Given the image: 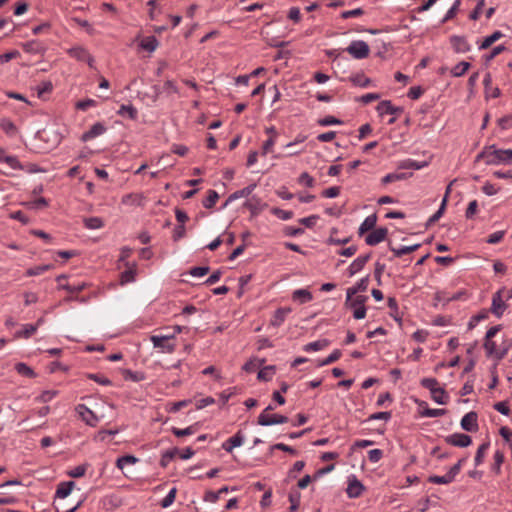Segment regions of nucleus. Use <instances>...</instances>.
<instances>
[{
  "instance_id": "1",
  "label": "nucleus",
  "mask_w": 512,
  "mask_h": 512,
  "mask_svg": "<svg viewBox=\"0 0 512 512\" xmlns=\"http://www.w3.org/2000/svg\"><path fill=\"white\" fill-rule=\"evenodd\" d=\"M480 159H484L487 165L510 164L512 163V149H496L495 145H491L477 155L476 161Z\"/></svg>"
},
{
  "instance_id": "2",
  "label": "nucleus",
  "mask_w": 512,
  "mask_h": 512,
  "mask_svg": "<svg viewBox=\"0 0 512 512\" xmlns=\"http://www.w3.org/2000/svg\"><path fill=\"white\" fill-rule=\"evenodd\" d=\"M483 347L487 357H493L497 361H501L512 347V339H504L499 347H497L493 338L489 340L484 339Z\"/></svg>"
},
{
  "instance_id": "3",
  "label": "nucleus",
  "mask_w": 512,
  "mask_h": 512,
  "mask_svg": "<svg viewBox=\"0 0 512 512\" xmlns=\"http://www.w3.org/2000/svg\"><path fill=\"white\" fill-rule=\"evenodd\" d=\"M368 297L364 295H358L355 298H350L348 300V295H346L345 306L347 308L353 309V317L357 320L363 319L366 316V307L365 303Z\"/></svg>"
},
{
  "instance_id": "4",
  "label": "nucleus",
  "mask_w": 512,
  "mask_h": 512,
  "mask_svg": "<svg viewBox=\"0 0 512 512\" xmlns=\"http://www.w3.org/2000/svg\"><path fill=\"white\" fill-rule=\"evenodd\" d=\"M154 348H159L163 353H173L176 349L175 334L152 335L150 337Z\"/></svg>"
},
{
  "instance_id": "5",
  "label": "nucleus",
  "mask_w": 512,
  "mask_h": 512,
  "mask_svg": "<svg viewBox=\"0 0 512 512\" xmlns=\"http://www.w3.org/2000/svg\"><path fill=\"white\" fill-rule=\"evenodd\" d=\"M346 51L355 59H365L370 53L369 45L362 40L352 41Z\"/></svg>"
},
{
  "instance_id": "6",
  "label": "nucleus",
  "mask_w": 512,
  "mask_h": 512,
  "mask_svg": "<svg viewBox=\"0 0 512 512\" xmlns=\"http://www.w3.org/2000/svg\"><path fill=\"white\" fill-rule=\"evenodd\" d=\"M504 288L499 289L497 292L493 294L492 304L490 311L498 318H500L504 311L507 309V304L503 300L502 293L504 292Z\"/></svg>"
},
{
  "instance_id": "7",
  "label": "nucleus",
  "mask_w": 512,
  "mask_h": 512,
  "mask_svg": "<svg viewBox=\"0 0 512 512\" xmlns=\"http://www.w3.org/2000/svg\"><path fill=\"white\" fill-rule=\"evenodd\" d=\"M288 422V417L280 414L261 413L258 416L257 423L261 426H270L274 424H284Z\"/></svg>"
},
{
  "instance_id": "8",
  "label": "nucleus",
  "mask_w": 512,
  "mask_h": 512,
  "mask_svg": "<svg viewBox=\"0 0 512 512\" xmlns=\"http://www.w3.org/2000/svg\"><path fill=\"white\" fill-rule=\"evenodd\" d=\"M445 442L456 447H468L472 443V438L463 433H454L445 437Z\"/></svg>"
},
{
  "instance_id": "9",
  "label": "nucleus",
  "mask_w": 512,
  "mask_h": 512,
  "mask_svg": "<svg viewBox=\"0 0 512 512\" xmlns=\"http://www.w3.org/2000/svg\"><path fill=\"white\" fill-rule=\"evenodd\" d=\"M461 428L467 432H476L479 429L478 415L475 411L468 412L461 419Z\"/></svg>"
},
{
  "instance_id": "10",
  "label": "nucleus",
  "mask_w": 512,
  "mask_h": 512,
  "mask_svg": "<svg viewBox=\"0 0 512 512\" xmlns=\"http://www.w3.org/2000/svg\"><path fill=\"white\" fill-rule=\"evenodd\" d=\"M387 234H388V229L386 227H380L377 229H373V231L370 232L365 237V242L369 246H375V245L381 243L382 241H384L387 237Z\"/></svg>"
},
{
  "instance_id": "11",
  "label": "nucleus",
  "mask_w": 512,
  "mask_h": 512,
  "mask_svg": "<svg viewBox=\"0 0 512 512\" xmlns=\"http://www.w3.org/2000/svg\"><path fill=\"white\" fill-rule=\"evenodd\" d=\"M67 53L76 60L87 62L90 67L93 66L94 58L84 47H72L67 51Z\"/></svg>"
},
{
  "instance_id": "12",
  "label": "nucleus",
  "mask_w": 512,
  "mask_h": 512,
  "mask_svg": "<svg viewBox=\"0 0 512 512\" xmlns=\"http://www.w3.org/2000/svg\"><path fill=\"white\" fill-rule=\"evenodd\" d=\"M76 411L79 414V416L81 417V419L87 425L92 426V427L96 426V424L98 422V417L86 405H84V404L77 405Z\"/></svg>"
},
{
  "instance_id": "13",
  "label": "nucleus",
  "mask_w": 512,
  "mask_h": 512,
  "mask_svg": "<svg viewBox=\"0 0 512 512\" xmlns=\"http://www.w3.org/2000/svg\"><path fill=\"white\" fill-rule=\"evenodd\" d=\"M365 490L364 485L355 477L349 478L348 487L346 489L349 498H358Z\"/></svg>"
},
{
  "instance_id": "14",
  "label": "nucleus",
  "mask_w": 512,
  "mask_h": 512,
  "mask_svg": "<svg viewBox=\"0 0 512 512\" xmlns=\"http://www.w3.org/2000/svg\"><path fill=\"white\" fill-rule=\"evenodd\" d=\"M376 109L380 115H398L404 111L403 107L394 106L390 100H383L379 102Z\"/></svg>"
},
{
  "instance_id": "15",
  "label": "nucleus",
  "mask_w": 512,
  "mask_h": 512,
  "mask_svg": "<svg viewBox=\"0 0 512 512\" xmlns=\"http://www.w3.org/2000/svg\"><path fill=\"white\" fill-rule=\"evenodd\" d=\"M372 253L369 252L365 255H361L357 257L348 267V275L351 277L355 275L357 272L361 271L366 263L370 260Z\"/></svg>"
},
{
  "instance_id": "16",
  "label": "nucleus",
  "mask_w": 512,
  "mask_h": 512,
  "mask_svg": "<svg viewBox=\"0 0 512 512\" xmlns=\"http://www.w3.org/2000/svg\"><path fill=\"white\" fill-rule=\"evenodd\" d=\"M106 130H107V128L105 127V125L103 123L97 122V123L93 124L88 131H86L82 134L81 141L87 142L91 139H94L95 137L100 136L103 133H105Z\"/></svg>"
},
{
  "instance_id": "17",
  "label": "nucleus",
  "mask_w": 512,
  "mask_h": 512,
  "mask_svg": "<svg viewBox=\"0 0 512 512\" xmlns=\"http://www.w3.org/2000/svg\"><path fill=\"white\" fill-rule=\"evenodd\" d=\"M244 442V435L241 430H239L234 436L227 439L222 444V449L226 452L231 453L234 448L239 447Z\"/></svg>"
},
{
  "instance_id": "18",
  "label": "nucleus",
  "mask_w": 512,
  "mask_h": 512,
  "mask_svg": "<svg viewBox=\"0 0 512 512\" xmlns=\"http://www.w3.org/2000/svg\"><path fill=\"white\" fill-rule=\"evenodd\" d=\"M450 42L456 53H466L471 49L470 44L463 36H451Z\"/></svg>"
},
{
  "instance_id": "19",
  "label": "nucleus",
  "mask_w": 512,
  "mask_h": 512,
  "mask_svg": "<svg viewBox=\"0 0 512 512\" xmlns=\"http://www.w3.org/2000/svg\"><path fill=\"white\" fill-rule=\"evenodd\" d=\"M290 312H291V308L290 307L278 308L274 312V314H273V316H272V318L270 320V325L273 326V327H280L284 323L287 315Z\"/></svg>"
},
{
  "instance_id": "20",
  "label": "nucleus",
  "mask_w": 512,
  "mask_h": 512,
  "mask_svg": "<svg viewBox=\"0 0 512 512\" xmlns=\"http://www.w3.org/2000/svg\"><path fill=\"white\" fill-rule=\"evenodd\" d=\"M244 206L251 212L252 216L258 215L266 206L260 198L252 196L245 203Z\"/></svg>"
},
{
  "instance_id": "21",
  "label": "nucleus",
  "mask_w": 512,
  "mask_h": 512,
  "mask_svg": "<svg viewBox=\"0 0 512 512\" xmlns=\"http://www.w3.org/2000/svg\"><path fill=\"white\" fill-rule=\"evenodd\" d=\"M22 47L25 52L30 54H44L46 51V46L38 40L28 41Z\"/></svg>"
},
{
  "instance_id": "22",
  "label": "nucleus",
  "mask_w": 512,
  "mask_h": 512,
  "mask_svg": "<svg viewBox=\"0 0 512 512\" xmlns=\"http://www.w3.org/2000/svg\"><path fill=\"white\" fill-rule=\"evenodd\" d=\"M368 284L369 275L363 277L354 286L348 288L346 291V295H348V300L350 301V298H352L357 293L366 291L368 288Z\"/></svg>"
},
{
  "instance_id": "23",
  "label": "nucleus",
  "mask_w": 512,
  "mask_h": 512,
  "mask_svg": "<svg viewBox=\"0 0 512 512\" xmlns=\"http://www.w3.org/2000/svg\"><path fill=\"white\" fill-rule=\"evenodd\" d=\"M388 246H389L390 251L393 252L394 257L400 258L403 255H406V254H409V253H412V252L418 250L421 247V244L416 243V244H413L410 246H402V247L397 248V247H394L391 243H389Z\"/></svg>"
},
{
  "instance_id": "24",
  "label": "nucleus",
  "mask_w": 512,
  "mask_h": 512,
  "mask_svg": "<svg viewBox=\"0 0 512 512\" xmlns=\"http://www.w3.org/2000/svg\"><path fill=\"white\" fill-rule=\"evenodd\" d=\"M376 223H377V215L376 214L367 216L358 228V235L362 236L367 231L373 230L376 226Z\"/></svg>"
},
{
  "instance_id": "25",
  "label": "nucleus",
  "mask_w": 512,
  "mask_h": 512,
  "mask_svg": "<svg viewBox=\"0 0 512 512\" xmlns=\"http://www.w3.org/2000/svg\"><path fill=\"white\" fill-rule=\"evenodd\" d=\"M255 188H256V184L253 183V184H250V185L244 187L241 190L235 191L234 193H232L228 197V199L225 202V206L228 205L230 202L236 200V199H239V198H242V197H248L253 192V190Z\"/></svg>"
},
{
  "instance_id": "26",
  "label": "nucleus",
  "mask_w": 512,
  "mask_h": 512,
  "mask_svg": "<svg viewBox=\"0 0 512 512\" xmlns=\"http://www.w3.org/2000/svg\"><path fill=\"white\" fill-rule=\"evenodd\" d=\"M144 196L140 193H129L122 197L121 203L128 206H141Z\"/></svg>"
},
{
  "instance_id": "27",
  "label": "nucleus",
  "mask_w": 512,
  "mask_h": 512,
  "mask_svg": "<svg viewBox=\"0 0 512 512\" xmlns=\"http://www.w3.org/2000/svg\"><path fill=\"white\" fill-rule=\"evenodd\" d=\"M75 483L73 481L61 482L57 486L55 496L58 498H66L72 491Z\"/></svg>"
},
{
  "instance_id": "28",
  "label": "nucleus",
  "mask_w": 512,
  "mask_h": 512,
  "mask_svg": "<svg viewBox=\"0 0 512 512\" xmlns=\"http://www.w3.org/2000/svg\"><path fill=\"white\" fill-rule=\"evenodd\" d=\"M229 491V488L227 486H224L222 488H220L218 491H212V490H209V491H206L203 499L204 501L206 502H210V503H216L220 496L224 493H227Z\"/></svg>"
},
{
  "instance_id": "29",
  "label": "nucleus",
  "mask_w": 512,
  "mask_h": 512,
  "mask_svg": "<svg viewBox=\"0 0 512 512\" xmlns=\"http://www.w3.org/2000/svg\"><path fill=\"white\" fill-rule=\"evenodd\" d=\"M503 37V33L499 30L494 31L491 35L484 38L482 43L479 46L480 50L488 49L493 43L498 41L500 38Z\"/></svg>"
},
{
  "instance_id": "30",
  "label": "nucleus",
  "mask_w": 512,
  "mask_h": 512,
  "mask_svg": "<svg viewBox=\"0 0 512 512\" xmlns=\"http://www.w3.org/2000/svg\"><path fill=\"white\" fill-rule=\"evenodd\" d=\"M290 507L288 512H296L300 506L301 494L298 490L292 489L288 496Z\"/></svg>"
},
{
  "instance_id": "31",
  "label": "nucleus",
  "mask_w": 512,
  "mask_h": 512,
  "mask_svg": "<svg viewBox=\"0 0 512 512\" xmlns=\"http://www.w3.org/2000/svg\"><path fill=\"white\" fill-rule=\"evenodd\" d=\"M159 45V41L157 40V38L155 36H148V37H145L141 43H140V47L145 50V51H148V52H153L156 50V48L158 47Z\"/></svg>"
},
{
  "instance_id": "32",
  "label": "nucleus",
  "mask_w": 512,
  "mask_h": 512,
  "mask_svg": "<svg viewBox=\"0 0 512 512\" xmlns=\"http://www.w3.org/2000/svg\"><path fill=\"white\" fill-rule=\"evenodd\" d=\"M294 301L299 300L300 303H306L313 299L312 293L307 289H297L292 293Z\"/></svg>"
},
{
  "instance_id": "33",
  "label": "nucleus",
  "mask_w": 512,
  "mask_h": 512,
  "mask_svg": "<svg viewBox=\"0 0 512 512\" xmlns=\"http://www.w3.org/2000/svg\"><path fill=\"white\" fill-rule=\"evenodd\" d=\"M329 344H330V342L327 339L317 340V341L310 342V343L306 344L303 347V350L305 352L319 351V350H322L325 347H327Z\"/></svg>"
},
{
  "instance_id": "34",
  "label": "nucleus",
  "mask_w": 512,
  "mask_h": 512,
  "mask_svg": "<svg viewBox=\"0 0 512 512\" xmlns=\"http://www.w3.org/2000/svg\"><path fill=\"white\" fill-rule=\"evenodd\" d=\"M89 286H90V284H88L86 282H81L76 285H71V284L66 283V284H59L58 289H63L71 294H74V293H79V292L83 291L84 289H86Z\"/></svg>"
},
{
  "instance_id": "35",
  "label": "nucleus",
  "mask_w": 512,
  "mask_h": 512,
  "mask_svg": "<svg viewBox=\"0 0 512 512\" xmlns=\"http://www.w3.org/2000/svg\"><path fill=\"white\" fill-rule=\"evenodd\" d=\"M276 367L274 365L265 366L258 372L257 378L260 381H270L275 374Z\"/></svg>"
},
{
  "instance_id": "36",
  "label": "nucleus",
  "mask_w": 512,
  "mask_h": 512,
  "mask_svg": "<svg viewBox=\"0 0 512 512\" xmlns=\"http://www.w3.org/2000/svg\"><path fill=\"white\" fill-rule=\"evenodd\" d=\"M117 114L120 116H128L131 120H136L138 116L137 109L132 105H121L120 109L117 111Z\"/></svg>"
},
{
  "instance_id": "37",
  "label": "nucleus",
  "mask_w": 512,
  "mask_h": 512,
  "mask_svg": "<svg viewBox=\"0 0 512 512\" xmlns=\"http://www.w3.org/2000/svg\"><path fill=\"white\" fill-rule=\"evenodd\" d=\"M349 80L353 85L359 87H367L371 83V79L366 77L363 73H357L350 76Z\"/></svg>"
},
{
  "instance_id": "38",
  "label": "nucleus",
  "mask_w": 512,
  "mask_h": 512,
  "mask_svg": "<svg viewBox=\"0 0 512 512\" xmlns=\"http://www.w3.org/2000/svg\"><path fill=\"white\" fill-rule=\"evenodd\" d=\"M37 331V325L26 324L23 329L15 333V338H30Z\"/></svg>"
},
{
  "instance_id": "39",
  "label": "nucleus",
  "mask_w": 512,
  "mask_h": 512,
  "mask_svg": "<svg viewBox=\"0 0 512 512\" xmlns=\"http://www.w3.org/2000/svg\"><path fill=\"white\" fill-rule=\"evenodd\" d=\"M15 370L17 371V373H19L22 376H25L28 378L36 377V373L34 372V370L23 362L16 363Z\"/></svg>"
},
{
  "instance_id": "40",
  "label": "nucleus",
  "mask_w": 512,
  "mask_h": 512,
  "mask_svg": "<svg viewBox=\"0 0 512 512\" xmlns=\"http://www.w3.org/2000/svg\"><path fill=\"white\" fill-rule=\"evenodd\" d=\"M219 199V194L215 190H208L207 197L203 200L202 204L206 209H211L215 206L217 200Z\"/></svg>"
},
{
  "instance_id": "41",
  "label": "nucleus",
  "mask_w": 512,
  "mask_h": 512,
  "mask_svg": "<svg viewBox=\"0 0 512 512\" xmlns=\"http://www.w3.org/2000/svg\"><path fill=\"white\" fill-rule=\"evenodd\" d=\"M470 66L469 62L461 61L451 69V74L453 77H461L467 72Z\"/></svg>"
},
{
  "instance_id": "42",
  "label": "nucleus",
  "mask_w": 512,
  "mask_h": 512,
  "mask_svg": "<svg viewBox=\"0 0 512 512\" xmlns=\"http://www.w3.org/2000/svg\"><path fill=\"white\" fill-rule=\"evenodd\" d=\"M196 431H197V424L188 426V427H186L184 429H180V428H177V427H172V429H171V432L176 437L189 436V435L194 434Z\"/></svg>"
},
{
  "instance_id": "43",
  "label": "nucleus",
  "mask_w": 512,
  "mask_h": 512,
  "mask_svg": "<svg viewBox=\"0 0 512 512\" xmlns=\"http://www.w3.org/2000/svg\"><path fill=\"white\" fill-rule=\"evenodd\" d=\"M0 127L8 135L12 136L17 133L15 124L8 118H3L0 120Z\"/></svg>"
},
{
  "instance_id": "44",
  "label": "nucleus",
  "mask_w": 512,
  "mask_h": 512,
  "mask_svg": "<svg viewBox=\"0 0 512 512\" xmlns=\"http://www.w3.org/2000/svg\"><path fill=\"white\" fill-rule=\"evenodd\" d=\"M432 399L441 405H444L448 401V396L446 395V391L444 388H439L437 390L432 391L431 393Z\"/></svg>"
},
{
  "instance_id": "45",
  "label": "nucleus",
  "mask_w": 512,
  "mask_h": 512,
  "mask_svg": "<svg viewBox=\"0 0 512 512\" xmlns=\"http://www.w3.org/2000/svg\"><path fill=\"white\" fill-rule=\"evenodd\" d=\"M179 453V449L178 448H172V449H169L167 451H165L163 454H162V457H161V460H160V465L162 467H167V465L169 464V462L174 459V457Z\"/></svg>"
},
{
  "instance_id": "46",
  "label": "nucleus",
  "mask_w": 512,
  "mask_h": 512,
  "mask_svg": "<svg viewBox=\"0 0 512 512\" xmlns=\"http://www.w3.org/2000/svg\"><path fill=\"white\" fill-rule=\"evenodd\" d=\"M427 480L428 482L433 484H450L451 482L454 481V479L449 475L448 472L443 476L431 475L428 477Z\"/></svg>"
},
{
  "instance_id": "47",
  "label": "nucleus",
  "mask_w": 512,
  "mask_h": 512,
  "mask_svg": "<svg viewBox=\"0 0 512 512\" xmlns=\"http://www.w3.org/2000/svg\"><path fill=\"white\" fill-rule=\"evenodd\" d=\"M122 375H123L125 380H130V381H133V382H139V381L144 380V378H145L143 373L134 372V371H132L130 369H124L122 371Z\"/></svg>"
},
{
  "instance_id": "48",
  "label": "nucleus",
  "mask_w": 512,
  "mask_h": 512,
  "mask_svg": "<svg viewBox=\"0 0 512 512\" xmlns=\"http://www.w3.org/2000/svg\"><path fill=\"white\" fill-rule=\"evenodd\" d=\"M84 225L88 229H99L104 226V222L100 217H90L84 219Z\"/></svg>"
},
{
  "instance_id": "49",
  "label": "nucleus",
  "mask_w": 512,
  "mask_h": 512,
  "mask_svg": "<svg viewBox=\"0 0 512 512\" xmlns=\"http://www.w3.org/2000/svg\"><path fill=\"white\" fill-rule=\"evenodd\" d=\"M137 461L138 459L133 455L121 456L116 461V467L122 470L126 465L135 464Z\"/></svg>"
},
{
  "instance_id": "50",
  "label": "nucleus",
  "mask_w": 512,
  "mask_h": 512,
  "mask_svg": "<svg viewBox=\"0 0 512 512\" xmlns=\"http://www.w3.org/2000/svg\"><path fill=\"white\" fill-rule=\"evenodd\" d=\"M489 446H490L489 442H484L478 447L476 455H475V459H474L476 466L482 464V462L484 460L485 453L488 450Z\"/></svg>"
},
{
  "instance_id": "51",
  "label": "nucleus",
  "mask_w": 512,
  "mask_h": 512,
  "mask_svg": "<svg viewBox=\"0 0 512 512\" xmlns=\"http://www.w3.org/2000/svg\"><path fill=\"white\" fill-rule=\"evenodd\" d=\"M504 462V454L497 450L494 453V463L491 466L492 471H494L496 474H499L501 471V465Z\"/></svg>"
},
{
  "instance_id": "52",
  "label": "nucleus",
  "mask_w": 512,
  "mask_h": 512,
  "mask_svg": "<svg viewBox=\"0 0 512 512\" xmlns=\"http://www.w3.org/2000/svg\"><path fill=\"white\" fill-rule=\"evenodd\" d=\"M408 177L407 173H389L382 178L383 184H389L392 182L404 180Z\"/></svg>"
},
{
  "instance_id": "53",
  "label": "nucleus",
  "mask_w": 512,
  "mask_h": 512,
  "mask_svg": "<svg viewBox=\"0 0 512 512\" xmlns=\"http://www.w3.org/2000/svg\"><path fill=\"white\" fill-rule=\"evenodd\" d=\"M388 307L391 309V316L399 323L401 324V317L398 315V303L395 298L389 297L387 301Z\"/></svg>"
},
{
  "instance_id": "54",
  "label": "nucleus",
  "mask_w": 512,
  "mask_h": 512,
  "mask_svg": "<svg viewBox=\"0 0 512 512\" xmlns=\"http://www.w3.org/2000/svg\"><path fill=\"white\" fill-rule=\"evenodd\" d=\"M420 384L422 387L428 389L430 393L440 388L438 387L439 382L436 378H423L421 379Z\"/></svg>"
},
{
  "instance_id": "55",
  "label": "nucleus",
  "mask_w": 512,
  "mask_h": 512,
  "mask_svg": "<svg viewBox=\"0 0 512 512\" xmlns=\"http://www.w3.org/2000/svg\"><path fill=\"white\" fill-rule=\"evenodd\" d=\"M446 414L445 409H432L429 407H426L424 410L420 411V415L422 417H439Z\"/></svg>"
},
{
  "instance_id": "56",
  "label": "nucleus",
  "mask_w": 512,
  "mask_h": 512,
  "mask_svg": "<svg viewBox=\"0 0 512 512\" xmlns=\"http://www.w3.org/2000/svg\"><path fill=\"white\" fill-rule=\"evenodd\" d=\"M445 209H446V198H443L439 209L429 218V220L427 222V226L438 221L442 217Z\"/></svg>"
},
{
  "instance_id": "57",
  "label": "nucleus",
  "mask_w": 512,
  "mask_h": 512,
  "mask_svg": "<svg viewBox=\"0 0 512 512\" xmlns=\"http://www.w3.org/2000/svg\"><path fill=\"white\" fill-rule=\"evenodd\" d=\"M3 162H5L10 168L14 170H23L24 166L19 162L16 156L6 155Z\"/></svg>"
},
{
  "instance_id": "58",
  "label": "nucleus",
  "mask_w": 512,
  "mask_h": 512,
  "mask_svg": "<svg viewBox=\"0 0 512 512\" xmlns=\"http://www.w3.org/2000/svg\"><path fill=\"white\" fill-rule=\"evenodd\" d=\"M176 493H177V489L175 487L172 488L168 492V494L162 499V501L160 503L161 507L162 508H167L170 505H172L173 502L175 501Z\"/></svg>"
},
{
  "instance_id": "59",
  "label": "nucleus",
  "mask_w": 512,
  "mask_h": 512,
  "mask_svg": "<svg viewBox=\"0 0 512 512\" xmlns=\"http://www.w3.org/2000/svg\"><path fill=\"white\" fill-rule=\"evenodd\" d=\"M341 357V351L339 349H335L328 357L319 362L318 366H326L331 363L336 362Z\"/></svg>"
},
{
  "instance_id": "60",
  "label": "nucleus",
  "mask_w": 512,
  "mask_h": 512,
  "mask_svg": "<svg viewBox=\"0 0 512 512\" xmlns=\"http://www.w3.org/2000/svg\"><path fill=\"white\" fill-rule=\"evenodd\" d=\"M505 50H506V47L504 45H498V46L494 47L489 54L484 55L485 63L488 64L496 56H498L500 53L504 52Z\"/></svg>"
},
{
  "instance_id": "61",
  "label": "nucleus",
  "mask_w": 512,
  "mask_h": 512,
  "mask_svg": "<svg viewBox=\"0 0 512 512\" xmlns=\"http://www.w3.org/2000/svg\"><path fill=\"white\" fill-rule=\"evenodd\" d=\"M271 213L282 220H289L293 217L292 211H286L277 207L272 208Z\"/></svg>"
},
{
  "instance_id": "62",
  "label": "nucleus",
  "mask_w": 512,
  "mask_h": 512,
  "mask_svg": "<svg viewBox=\"0 0 512 512\" xmlns=\"http://www.w3.org/2000/svg\"><path fill=\"white\" fill-rule=\"evenodd\" d=\"M191 402H192V400H190V399H185V400H181V401H178V402H173V403L170 404V408H168L167 411L170 412V413H176L180 409L188 406Z\"/></svg>"
},
{
  "instance_id": "63",
  "label": "nucleus",
  "mask_w": 512,
  "mask_h": 512,
  "mask_svg": "<svg viewBox=\"0 0 512 512\" xmlns=\"http://www.w3.org/2000/svg\"><path fill=\"white\" fill-rule=\"evenodd\" d=\"M121 284L129 283L135 280V270L133 268H128L123 271L120 275Z\"/></svg>"
},
{
  "instance_id": "64",
  "label": "nucleus",
  "mask_w": 512,
  "mask_h": 512,
  "mask_svg": "<svg viewBox=\"0 0 512 512\" xmlns=\"http://www.w3.org/2000/svg\"><path fill=\"white\" fill-rule=\"evenodd\" d=\"M57 394H58V392L55 391V390H46V391H43L36 398V400L39 401V402H42V403H46V402L51 401Z\"/></svg>"
}]
</instances>
